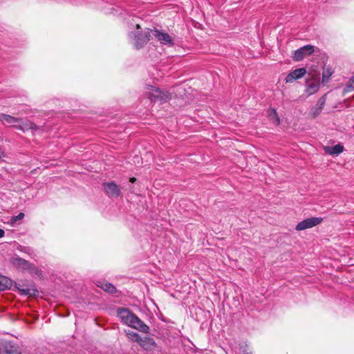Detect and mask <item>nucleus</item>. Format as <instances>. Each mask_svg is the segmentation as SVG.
I'll use <instances>...</instances> for the list:
<instances>
[{
    "instance_id": "obj_22",
    "label": "nucleus",
    "mask_w": 354,
    "mask_h": 354,
    "mask_svg": "<svg viewBox=\"0 0 354 354\" xmlns=\"http://www.w3.org/2000/svg\"><path fill=\"white\" fill-rule=\"evenodd\" d=\"M332 75V71L330 69H326L323 72V80L328 79Z\"/></svg>"
},
{
    "instance_id": "obj_17",
    "label": "nucleus",
    "mask_w": 354,
    "mask_h": 354,
    "mask_svg": "<svg viewBox=\"0 0 354 354\" xmlns=\"http://www.w3.org/2000/svg\"><path fill=\"white\" fill-rule=\"evenodd\" d=\"M139 343L145 349H148L156 346L154 340L152 338L149 337H146L145 339L142 338L141 342Z\"/></svg>"
},
{
    "instance_id": "obj_13",
    "label": "nucleus",
    "mask_w": 354,
    "mask_h": 354,
    "mask_svg": "<svg viewBox=\"0 0 354 354\" xmlns=\"http://www.w3.org/2000/svg\"><path fill=\"white\" fill-rule=\"evenodd\" d=\"M325 153L328 155H339L344 151V146L339 143L335 146L324 147Z\"/></svg>"
},
{
    "instance_id": "obj_12",
    "label": "nucleus",
    "mask_w": 354,
    "mask_h": 354,
    "mask_svg": "<svg viewBox=\"0 0 354 354\" xmlns=\"http://www.w3.org/2000/svg\"><path fill=\"white\" fill-rule=\"evenodd\" d=\"M325 103L326 97L325 96H322L318 100L316 105L310 108L309 115L311 116V118H315L320 114L325 105Z\"/></svg>"
},
{
    "instance_id": "obj_8",
    "label": "nucleus",
    "mask_w": 354,
    "mask_h": 354,
    "mask_svg": "<svg viewBox=\"0 0 354 354\" xmlns=\"http://www.w3.org/2000/svg\"><path fill=\"white\" fill-rule=\"evenodd\" d=\"M315 51V47L312 45H306L295 50L292 58L295 61H301L306 56L310 55Z\"/></svg>"
},
{
    "instance_id": "obj_24",
    "label": "nucleus",
    "mask_w": 354,
    "mask_h": 354,
    "mask_svg": "<svg viewBox=\"0 0 354 354\" xmlns=\"http://www.w3.org/2000/svg\"><path fill=\"white\" fill-rule=\"evenodd\" d=\"M4 235H5V232H4V230H2V229H0V238L3 237V236H4Z\"/></svg>"
},
{
    "instance_id": "obj_10",
    "label": "nucleus",
    "mask_w": 354,
    "mask_h": 354,
    "mask_svg": "<svg viewBox=\"0 0 354 354\" xmlns=\"http://www.w3.org/2000/svg\"><path fill=\"white\" fill-rule=\"evenodd\" d=\"M14 127L24 132L28 130H32L34 131L39 129V127L35 124L32 123L28 120H23L21 118H20V122H18L17 124L14 125Z\"/></svg>"
},
{
    "instance_id": "obj_19",
    "label": "nucleus",
    "mask_w": 354,
    "mask_h": 354,
    "mask_svg": "<svg viewBox=\"0 0 354 354\" xmlns=\"http://www.w3.org/2000/svg\"><path fill=\"white\" fill-rule=\"evenodd\" d=\"M129 337L133 342H141L142 337L137 333H128Z\"/></svg>"
},
{
    "instance_id": "obj_4",
    "label": "nucleus",
    "mask_w": 354,
    "mask_h": 354,
    "mask_svg": "<svg viewBox=\"0 0 354 354\" xmlns=\"http://www.w3.org/2000/svg\"><path fill=\"white\" fill-rule=\"evenodd\" d=\"M152 37H153L161 45L167 47H173L175 45V35H169L162 30L154 28L151 30Z\"/></svg>"
},
{
    "instance_id": "obj_26",
    "label": "nucleus",
    "mask_w": 354,
    "mask_h": 354,
    "mask_svg": "<svg viewBox=\"0 0 354 354\" xmlns=\"http://www.w3.org/2000/svg\"><path fill=\"white\" fill-rule=\"evenodd\" d=\"M245 354H250V353H245Z\"/></svg>"
},
{
    "instance_id": "obj_25",
    "label": "nucleus",
    "mask_w": 354,
    "mask_h": 354,
    "mask_svg": "<svg viewBox=\"0 0 354 354\" xmlns=\"http://www.w3.org/2000/svg\"><path fill=\"white\" fill-rule=\"evenodd\" d=\"M136 181V178H130V182L131 183H135Z\"/></svg>"
},
{
    "instance_id": "obj_11",
    "label": "nucleus",
    "mask_w": 354,
    "mask_h": 354,
    "mask_svg": "<svg viewBox=\"0 0 354 354\" xmlns=\"http://www.w3.org/2000/svg\"><path fill=\"white\" fill-rule=\"evenodd\" d=\"M306 73L304 68H297L290 72L286 77V83H292L295 80L301 78Z\"/></svg>"
},
{
    "instance_id": "obj_23",
    "label": "nucleus",
    "mask_w": 354,
    "mask_h": 354,
    "mask_svg": "<svg viewBox=\"0 0 354 354\" xmlns=\"http://www.w3.org/2000/svg\"><path fill=\"white\" fill-rule=\"evenodd\" d=\"M317 88L318 86L317 85L310 86H308L307 91L310 94H312L313 93L315 92L317 90Z\"/></svg>"
},
{
    "instance_id": "obj_3",
    "label": "nucleus",
    "mask_w": 354,
    "mask_h": 354,
    "mask_svg": "<svg viewBox=\"0 0 354 354\" xmlns=\"http://www.w3.org/2000/svg\"><path fill=\"white\" fill-rule=\"evenodd\" d=\"M145 95L151 102L154 103H165L170 99V93L167 91L160 90L153 86H148V91Z\"/></svg>"
},
{
    "instance_id": "obj_1",
    "label": "nucleus",
    "mask_w": 354,
    "mask_h": 354,
    "mask_svg": "<svg viewBox=\"0 0 354 354\" xmlns=\"http://www.w3.org/2000/svg\"><path fill=\"white\" fill-rule=\"evenodd\" d=\"M117 314L121 322L144 333H149V327L128 308H118Z\"/></svg>"
},
{
    "instance_id": "obj_9",
    "label": "nucleus",
    "mask_w": 354,
    "mask_h": 354,
    "mask_svg": "<svg viewBox=\"0 0 354 354\" xmlns=\"http://www.w3.org/2000/svg\"><path fill=\"white\" fill-rule=\"evenodd\" d=\"M103 187L109 197H118L120 195V189L114 182L104 183Z\"/></svg>"
},
{
    "instance_id": "obj_27",
    "label": "nucleus",
    "mask_w": 354,
    "mask_h": 354,
    "mask_svg": "<svg viewBox=\"0 0 354 354\" xmlns=\"http://www.w3.org/2000/svg\"><path fill=\"white\" fill-rule=\"evenodd\" d=\"M1 158V156H0V158Z\"/></svg>"
},
{
    "instance_id": "obj_2",
    "label": "nucleus",
    "mask_w": 354,
    "mask_h": 354,
    "mask_svg": "<svg viewBox=\"0 0 354 354\" xmlns=\"http://www.w3.org/2000/svg\"><path fill=\"white\" fill-rule=\"evenodd\" d=\"M138 20V18L133 19V21L135 22V26L136 30L135 31H131L129 33V39L132 44L136 49H140L142 48L152 37L151 33V29H147L146 30L141 32L140 31V25L137 23L136 21Z\"/></svg>"
},
{
    "instance_id": "obj_7",
    "label": "nucleus",
    "mask_w": 354,
    "mask_h": 354,
    "mask_svg": "<svg viewBox=\"0 0 354 354\" xmlns=\"http://www.w3.org/2000/svg\"><path fill=\"white\" fill-rule=\"evenodd\" d=\"M2 351L6 354H21L19 346L13 342L0 339V351Z\"/></svg>"
},
{
    "instance_id": "obj_6",
    "label": "nucleus",
    "mask_w": 354,
    "mask_h": 354,
    "mask_svg": "<svg viewBox=\"0 0 354 354\" xmlns=\"http://www.w3.org/2000/svg\"><path fill=\"white\" fill-rule=\"evenodd\" d=\"M323 221L322 217H311L299 222L295 227L297 231L304 230L318 225Z\"/></svg>"
},
{
    "instance_id": "obj_18",
    "label": "nucleus",
    "mask_w": 354,
    "mask_h": 354,
    "mask_svg": "<svg viewBox=\"0 0 354 354\" xmlns=\"http://www.w3.org/2000/svg\"><path fill=\"white\" fill-rule=\"evenodd\" d=\"M269 118L274 121V123L278 125L280 122V119L274 109H270L268 113Z\"/></svg>"
},
{
    "instance_id": "obj_14",
    "label": "nucleus",
    "mask_w": 354,
    "mask_h": 354,
    "mask_svg": "<svg viewBox=\"0 0 354 354\" xmlns=\"http://www.w3.org/2000/svg\"><path fill=\"white\" fill-rule=\"evenodd\" d=\"M0 120L3 124H12L13 126L20 122L19 118H15L7 114H2Z\"/></svg>"
},
{
    "instance_id": "obj_16",
    "label": "nucleus",
    "mask_w": 354,
    "mask_h": 354,
    "mask_svg": "<svg viewBox=\"0 0 354 354\" xmlns=\"http://www.w3.org/2000/svg\"><path fill=\"white\" fill-rule=\"evenodd\" d=\"M97 283H98L97 284V286L101 288L104 291H106L110 293H114L116 292L115 287L113 284L107 281H98Z\"/></svg>"
},
{
    "instance_id": "obj_20",
    "label": "nucleus",
    "mask_w": 354,
    "mask_h": 354,
    "mask_svg": "<svg viewBox=\"0 0 354 354\" xmlns=\"http://www.w3.org/2000/svg\"><path fill=\"white\" fill-rule=\"evenodd\" d=\"M24 217V214L22 212H20L18 215L12 216L11 218V221L13 223H15L18 221L23 219Z\"/></svg>"
},
{
    "instance_id": "obj_15",
    "label": "nucleus",
    "mask_w": 354,
    "mask_h": 354,
    "mask_svg": "<svg viewBox=\"0 0 354 354\" xmlns=\"http://www.w3.org/2000/svg\"><path fill=\"white\" fill-rule=\"evenodd\" d=\"M12 286V281L10 279L0 274V290L9 289Z\"/></svg>"
},
{
    "instance_id": "obj_5",
    "label": "nucleus",
    "mask_w": 354,
    "mask_h": 354,
    "mask_svg": "<svg viewBox=\"0 0 354 354\" xmlns=\"http://www.w3.org/2000/svg\"><path fill=\"white\" fill-rule=\"evenodd\" d=\"M11 264L18 270H26L31 274H39L41 272L38 268L29 261L18 257L14 256L10 259Z\"/></svg>"
},
{
    "instance_id": "obj_21",
    "label": "nucleus",
    "mask_w": 354,
    "mask_h": 354,
    "mask_svg": "<svg viewBox=\"0 0 354 354\" xmlns=\"http://www.w3.org/2000/svg\"><path fill=\"white\" fill-rule=\"evenodd\" d=\"M19 292L23 295H31V290L29 288H17Z\"/></svg>"
}]
</instances>
